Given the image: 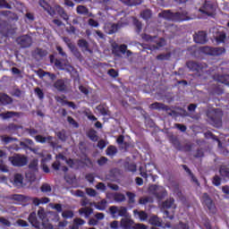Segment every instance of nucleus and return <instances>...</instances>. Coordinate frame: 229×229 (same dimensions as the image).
Segmentation results:
<instances>
[{
    "label": "nucleus",
    "mask_w": 229,
    "mask_h": 229,
    "mask_svg": "<svg viewBox=\"0 0 229 229\" xmlns=\"http://www.w3.org/2000/svg\"><path fill=\"white\" fill-rule=\"evenodd\" d=\"M109 213L114 218L125 217L127 214V209L125 207L111 206L109 208Z\"/></svg>",
    "instance_id": "obj_7"
},
{
    "label": "nucleus",
    "mask_w": 229,
    "mask_h": 229,
    "mask_svg": "<svg viewBox=\"0 0 229 229\" xmlns=\"http://www.w3.org/2000/svg\"><path fill=\"white\" fill-rule=\"evenodd\" d=\"M170 56H171L170 54H160L157 56V60H159V61L168 60Z\"/></svg>",
    "instance_id": "obj_60"
},
{
    "label": "nucleus",
    "mask_w": 229,
    "mask_h": 229,
    "mask_svg": "<svg viewBox=\"0 0 229 229\" xmlns=\"http://www.w3.org/2000/svg\"><path fill=\"white\" fill-rule=\"evenodd\" d=\"M133 213L135 215H138V216L141 222L148 220V215L145 211H139L138 209H134Z\"/></svg>",
    "instance_id": "obj_31"
},
{
    "label": "nucleus",
    "mask_w": 229,
    "mask_h": 229,
    "mask_svg": "<svg viewBox=\"0 0 229 229\" xmlns=\"http://www.w3.org/2000/svg\"><path fill=\"white\" fill-rule=\"evenodd\" d=\"M55 12L58 13L59 17L62 18L64 21H68L70 20V16L65 12L63 6L59 4H55Z\"/></svg>",
    "instance_id": "obj_16"
},
{
    "label": "nucleus",
    "mask_w": 229,
    "mask_h": 229,
    "mask_svg": "<svg viewBox=\"0 0 229 229\" xmlns=\"http://www.w3.org/2000/svg\"><path fill=\"white\" fill-rule=\"evenodd\" d=\"M57 137L62 142H65L67 140V135L65 134V131H58Z\"/></svg>",
    "instance_id": "obj_55"
},
{
    "label": "nucleus",
    "mask_w": 229,
    "mask_h": 229,
    "mask_svg": "<svg viewBox=\"0 0 229 229\" xmlns=\"http://www.w3.org/2000/svg\"><path fill=\"white\" fill-rule=\"evenodd\" d=\"M95 205V208L99 211H105L107 207V201L106 199H102L101 201H98L97 204L95 202H90L89 206L93 207Z\"/></svg>",
    "instance_id": "obj_20"
},
{
    "label": "nucleus",
    "mask_w": 229,
    "mask_h": 229,
    "mask_svg": "<svg viewBox=\"0 0 229 229\" xmlns=\"http://www.w3.org/2000/svg\"><path fill=\"white\" fill-rule=\"evenodd\" d=\"M65 98H67V97H65V96H64L63 98L59 97V96L55 98V101L59 102L62 106H65L69 103V101L66 100Z\"/></svg>",
    "instance_id": "obj_44"
},
{
    "label": "nucleus",
    "mask_w": 229,
    "mask_h": 229,
    "mask_svg": "<svg viewBox=\"0 0 229 229\" xmlns=\"http://www.w3.org/2000/svg\"><path fill=\"white\" fill-rule=\"evenodd\" d=\"M201 52L205 55H213V47H202Z\"/></svg>",
    "instance_id": "obj_54"
},
{
    "label": "nucleus",
    "mask_w": 229,
    "mask_h": 229,
    "mask_svg": "<svg viewBox=\"0 0 229 229\" xmlns=\"http://www.w3.org/2000/svg\"><path fill=\"white\" fill-rule=\"evenodd\" d=\"M174 204V199H168L165 201L163 202L164 208L169 209L170 208H173Z\"/></svg>",
    "instance_id": "obj_43"
},
{
    "label": "nucleus",
    "mask_w": 229,
    "mask_h": 229,
    "mask_svg": "<svg viewBox=\"0 0 229 229\" xmlns=\"http://www.w3.org/2000/svg\"><path fill=\"white\" fill-rule=\"evenodd\" d=\"M216 81H219L222 84L229 86V74L217 75Z\"/></svg>",
    "instance_id": "obj_30"
},
{
    "label": "nucleus",
    "mask_w": 229,
    "mask_h": 229,
    "mask_svg": "<svg viewBox=\"0 0 229 229\" xmlns=\"http://www.w3.org/2000/svg\"><path fill=\"white\" fill-rule=\"evenodd\" d=\"M177 229H191V227L187 223L179 222L177 225Z\"/></svg>",
    "instance_id": "obj_64"
},
{
    "label": "nucleus",
    "mask_w": 229,
    "mask_h": 229,
    "mask_svg": "<svg viewBox=\"0 0 229 229\" xmlns=\"http://www.w3.org/2000/svg\"><path fill=\"white\" fill-rule=\"evenodd\" d=\"M27 132L30 134V137H34L37 143H39V144L47 143L51 148H56L58 143L53 140L55 139L53 136L48 135L46 137L43 135H36L38 133V131L34 128L27 129Z\"/></svg>",
    "instance_id": "obj_1"
},
{
    "label": "nucleus",
    "mask_w": 229,
    "mask_h": 229,
    "mask_svg": "<svg viewBox=\"0 0 229 229\" xmlns=\"http://www.w3.org/2000/svg\"><path fill=\"white\" fill-rule=\"evenodd\" d=\"M38 217H39L43 223L47 222V214L43 208H40V209L38 210Z\"/></svg>",
    "instance_id": "obj_40"
},
{
    "label": "nucleus",
    "mask_w": 229,
    "mask_h": 229,
    "mask_svg": "<svg viewBox=\"0 0 229 229\" xmlns=\"http://www.w3.org/2000/svg\"><path fill=\"white\" fill-rule=\"evenodd\" d=\"M47 55V52L42 48L37 47L34 52L32 53V55L37 58H43Z\"/></svg>",
    "instance_id": "obj_28"
},
{
    "label": "nucleus",
    "mask_w": 229,
    "mask_h": 229,
    "mask_svg": "<svg viewBox=\"0 0 229 229\" xmlns=\"http://www.w3.org/2000/svg\"><path fill=\"white\" fill-rule=\"evenodd\" d=\"M21 115H22L21 112H14V111H6L5 113L0 114V117H2L3 120H8L13 117H20Z\"/></svg>",
    "instance_id": "obj_14"
},
{
    "label": "nucleus",
    "mask_w": 229,
    "mask_h": 229,
    "mask_svg": "<svg viewBox=\"0 0 229 229\" xmlns=\"http://www.w3.org/2000/svg\"><path fill=\"white\" fill-rule=\"evenodd\" d=\"M29 222L30 223V225H33V227H39V223L38 221L37 214L35 212H32L29 215Z\"/></svg>",
    "instance_id": "obj_25"
},
{
    "label": "nucleus",
    "mask_w": 229,
    "mask_h": 229,
    "mask_svg": "<svg viewBox=\"0 0 229 229\" xmlns=\"http://www.w3.org/2000/svg\"><path fill=\"white\" fill-rule=\"evenodd\" d=\"M133 221L131 219L123 218L121 220V227L123 229H133Z\"/></svg>",
    "instance_id": "obj_26"
},
{
    "label": "nucleus",
    "mask_w": 229,
    "mask_h": 229,
    "mask_svg": "<svg viewBox=\"0 0 229 229\" xmlns=\"http://www.w3.org/2000/svg\"><path fill=\"white\" fill-rule=\"evenodd\" d=\"M148 191H150L153 196H156V198L160 200L165 199L167 196L166 189L157 184L150 185V187H148Z\"/></svg>",
    "instance_id": "obj_3"
},
{
    "label": "nucleus",
    "mask_w": 229,
    "mask_h": 229,
    "mask_svg": "<svg viewBox=\"0 0 229 229\" xmlns=\"http://www.w3.org/2000/svg\"><path fill=\"white\" fill-rule=\"evenodd\" d=\"M107 74L111 77V78H117L119 76V72L117 71H115L114 69H110L107 72Z\"/></svg>",
    "instance_id": "obj_62"
},
{
    "label": "nucleus",
    "mask_w": 229,
    "mask_h": 229,
    "mask_svg": "<svg viewBox=\"0 0 229 229\" xmlns=\"http://www.w3.org/2000/svg\"><path fill=\"white\" fill-rule=\"evenodd\" d=\"M45 11L52 17H55L56 15V5L55 7L47 6Z\"/></svg>",
    "instance_id": "obj_47"
},
{
    "label": "nucleus",
    "mask_w": 229,
    "mask_h": 229,
    "mask_svg": "<svg viewBox=\"0 0 229 229\" xmlns=\"http://www.w3.org/2000/svg\"><path fill=\"white\" fill-rule=\"evenodd\" d=\"M152 16L153 13L150 9H145L140 13V17L143 18L145 21H148Z\"/></svg>",
    "instance_id": "obj_32"
},
{
    "label": "nucleus",
    "mask_w": 229,
    "mask_h": 229,
    "mask_svg": "<svg viewBox=\"0 0 229 229\" xmlns=\"http://www.w3.org/2000/svg\"><path fill=\"white\" fill-rule=\"evenodd\" d=\"M220 175L224 178H229V167L225 165L220 166L219 169Z\"/></svg>",
    "instance_id": "obj_36"
},
{
    "label": "nucleus",
    "mask_w": 229,
    "mask_h": 229,
    "mask_svg": "<svg viewBox=\"0 0 229 229\" xmlns=\"http://www.w3.org/2000/svg\"><path fill=\"white\" fill-rule=\"evenodd\" d=\"M134 26H135V32L136 33H141L142 31V23L139 20L134 21Z\"/></svg>",
    "instance_id": "obj_52"
},
{
    "label": "nucleus",
    "mask_w": 229,
    "mask_h": 229,
    "mask_svg": "<svg viewBox=\"0 0 229 229\" xmlns=\"http://www.w3.org/2000/svg\"><path fill=\"white\" fill-rule=\"evenodd\" d=\"M2 15L3 13H0V18H2ZM0 33L5 38H8L13 34L12 26H10L4 20H0Z\"/></svg>",
    "instance_id": "obj_9"
},
{
    "label": "nucleus",
    "mask_w": 229,
    "mask_h": 229,
    "mask_svg": "<svg viewBox=\"0 0 229 229\" xmlns=\"http://www.w3.org/2000/svg\"><path fill=\"white\" fill-rule=\"evenodd\" d=\"M172 144L178 150H182V144H181L180 140H178V138L172 139Z\"/></svg>",
    "instance_id": "obj_53"
},
{
    "label": "nucleus",
    "mask_w": 229,
    "mask_h": 229,
    "mask_svg": "<svg viewBox=\"0 0 229 229\" xmlns=\"http://www.w3.org/2000/svg\"><path fill=\"white\" fill-rule=\"evenodd\" d=\"M54 88L57 89L58 92H68L67 82H65L64 79H58L54 82Z\"/></svg>",
    "instance_id": "obj_12"
},
{
    "label": "nucleus",
    "mask_w": 229,
    "mask_h": 229,
    "mask_svg": "<svg viewBox=\"0 0 229 229\" xmlns=\"http://www.w3.org/2000/svg\"><path fill=\"white\" fill-rule=\"evenodd\" d=\"M77 13L81 15H88L89 14V9L84 5H78Z\"/></svg>",
    "instance_id": "obj_42"
},
{
    "label": "nucleus",
    "mask_w": 229,
    "mask_h": 229,
    "mask_svg": "<svg viewBox=\"0 0 229 229\" xmlns=\"http://www.w3.org/2000/svg\"><path fill=\"white\" fill-rule=\"evenodd\" d=\"M207 116L208 118L209 123H211L215 128H221L223 122V112L220 109H213L208 112Z\"/></svg>",
    "instance_id": "obj_2"
},
{
    "label": "nucleus",
    "mask_w": 229,
    "mask_h": 229,
    "mask_svg": "<svg viewBox=\"0 0 229 229\" xmlns=\"http://www.w3.org/2000/svg\"><path fill=\"white\" fill-rule=\"evenodd\" d=\"M120 2L128 7H136L138 5H141L143 0H120Z\"/></svg>",
    "instance_id": "obj_19"
},
{
    "label": "nucleus",
    "mask_w": 229,
    "mask_h": 229,
    "mask_svg": "<svg viewBox=\"0 0 229 229\" xmlns=\"http://www.w3.org/2000/svg\"><path fill=\"white\" fill-rule=\"evenodd\" d=\"M150 108L153 110H159V111L163 110L165 112H168L170 110L168 106H166L165 104L158 103V102L151 104Z\"/></svg>",
    "instance_id": "obj_18"
},
{
    "label": "nucleus",
    "mask_w": 229,
    "mask_h": 229,
    "mask_svg": "<svg viewBox=\"0 0 229 229\" xmlns=\"http://www.w3.org/2000/svg\"><path fill=\"white\" fill-rule=\"evenodd\" d=\"M212 183H213L214 186H221V183H222L221 177H219L218 175H215L213 177Z\"/></svg>",
    "instance_id": "obj_58"
},
{
    "label": "nucleus",
    "mask_w": 229,
    "mask_h": 229,
    "mask_svg": "<svg viewBox=\"0 0 229 229\" xmlns=\"http://www.w3.org/2000/svg\"><path fill=\"white\" fill-rule=\"evenodd\" d=\"M125 171L135 173L137 171V165L135 164L127 163V165H125Z\"/></svg>",
    "instance_id": "obj_48"
},
{
    "label": "nucleus",
    "mask_w": 229,
    "mask_h": 229,
    "mask_svg": "<svg viewBox=\"0 0 229 229\" xmlns=\"http://www.w3.org/2000/svg\"><path fill=\"white\" fill-rule=\"evenodd\" d=\"M86 194H88L90 197H95L97 195V191L93 188H86Z\"/></svg>",
    "instance_id": "obj_63"
},
{
    "label": "nucleus",
    "mask_w": 229,
    "mask_h": 229,
    "mask_svg": "<svg viewBox=\"0 0 229 229\" xmlns=\"http://www.w3.org/2000/svg\"><path fill=\"white\" fill-rule=\"evenodd\" d=\"M148 223H150L151 225L160 227L162 225L160 219L157 216H153L148 219Z\"/></svg>",
    "instance_id": "obj_35"
},
{
    "label": "nucleus",
    "mask_w": 229,
    "mask_h": 229,
    "mask_svg": "<svg viewBox=\"0 0 229 229\" xmlns=\"http://www.w3.org/2000/svg\"><path fill=\"white\" fill-rule=\"evenodd\" d=\"M0 139L2 140V142L4 143V144H10V143H12L13 141L19 140L16 138L6 136V135L0 136Z\"/></svg>",
    "instance_id": "obj_34"
},
{
    "label": "nucleus",
    "mask_w": 229,
    "mask_h": 229,
    "mask_svg": "<svg viewBox=\"0 0 229 229\" xmlns=\"http://www.w3.org/2000/svg\"><path fill=\"white\" fill-rule=\"evenodd\" d=\"M94 212L93 208H82L79 209V214L81 216L84 215L85 218H89L90 215Z\"/></svg>",
    "instance_id": "obj_29"
},
{
    "label": "nucleus",
    "mask_w": 229,
    "mask_h": 229,
    "mask_svg": "<svg viewBox=\"0 0 229 229\" xmlns=\"http://www.w3.org/2000/svg\"><path fill=\"white\" fill-rule=\"evenodd\" d=\"M200 201L202 206L207 208L209 213H216V204L213 202V199L210 198L208 193H203Z\"/></svg>",
    "instance_id": "obj_4"
},
{
    "label": "nucleus",
    "mask_w": 229,
    "mask_h": 229,
    "mask_svg": "<svg viewBox=\"0 0 229 229\" xmlns=\"http://www.w3.org/2000/svg\"><path fill=\"white\" fill-rule=\"evenodd\" d=\"M55 66L57 67L59 71H70V69L72 70V67L71 65L64 64L58 59H55Z\"/></svg>",
    "instance_id": "obj_17"
},
{
    "label": "nucleus",
    "mask_w": 229,
    "mask_h": 229,
    "mask_svg": "<svg viewBox=\"0 0 229 229\" xmlns=\"http://www.w3.org/2000/svg\"><path fill=\"white\" fill-rule=\"evenodd\" d=\"M188 69L191 72H196L197 73L204 72L207 69L208 65L205 63H198V62H187L186 64Z\"/></svg>",
    "instance_id": "obj_6"
},
{
    "label": "nucleus",
    "mask_w": 229,
    "mask_h": 229,
    "mask_svg": "<svg viewBox=\"0 0 229 229\" xmlns=\"http://www.w3.org/2000/svg\"><path fill=\"white\" fill-rule=\"evenodd\" d=\"M22 181H24V177H22L21 174H15L14 178L13 179V185L21 187L22 185Z\"/></svg>",
    "instance_id": "obj_27"
},
{
    "label": "nucleus",
    "mask_w": 229,
    "mask_h": 229,
    "mask_svg": "<svg viewBox=\"0 0 229 229\" xmlns=\"http://www.w3.org/2000/svg\"><path fill=\"white\" fill-rule=\"evenodd\" d=\"M182 167L189 174V176L191 177V182L196 183L197 186H199V180H198V178L196 176H194V174L191 172V170L186 165H182Z\"/></svg>",
    "instance_id": "obj_21"
},
{
    "label": "nucleus",
    "mask_w": 229,
    "mask_h": 229,
    "mask_svg": "<svg viewBox=\"0 0 229 229\" xmlns=\"http://www.w3.org/2000/svg\"><path fill=\"white\" fill-rule=\"evenodd\" d=\"M179 15V13H174L170 10H164L158 13V18H164L166 21H175Z\"/></svg>",
    "instance_id": "obj_11"
},
{
    "label": "nucleus",
    "mask_w": 229,
    "mask_h": 229,
    "mask_svg": "<svg viewBox=\"0 0 229 229\" xmlns=\"http://www.w3.org/2000/svg\"><path fill=\"white\" fill-rule=\"evenodd\" d=\"M40 191L43 193H49L52 191L51 185L47 182L42 183V185L40 187Z\"/></svg>",
    "instance_id": "obj_41"
},
{
    "label": "nucleus",
    "mask_w": 229,
    "mask_h": 229,
    "mask_svg": "<svg viewBox=\"0 0 229 229\" xmlns=\"http://www.w3.org/2000/svg\"><path fill=\"white\" fill-rule=\"evenodd\" d=\"M114 200L115 202H123L126 200L125 195L123 193L115 192L114 195Z\"/></svg>",
    "instance_id": "obj_37"
},
{
    "label": "nucleus",
    "mask_w": 229,
    "mask_h": 229,
    "mask_svg": "<svg viewBox=\"0 0 229 229\" xmlns=\"http://www.w3.org/2000/svg\"><path fill=\"white\" fill-rule=\"evenodd\" d=\"M64 39V42L66 44L68 49L75 47V45L72 43L71 39L68 37L62 38Z\"/></svg>",
    "instance_id": "obj_56"
},
{
    "label": "nucleus",
    "mask_w": 229,
    "mask_h": 229,
    "mask_svg": "<svg viewBox=\"0 0 229 229\" xmlns=\"http://www.w3.org/2000/svg\"><path fill=\"white\" fill-rule=\"evenodd\" d=\"M118 152V149L115 146H108L107 149H106V155L109 157H113L114 155H116Z\"/></svg>",
    "instance_id": "obj_39"
},
{
    "label": "nucleus",
    "mask_w": 229,
    "mask_h": 229,
    "mask_svg": "<svg viewBox=\"0 0 229 229\" xmlns=\"http://www.w3.org/2000/svg\"><path fill=\"white\" fill-rule=\"evenodd\" d=\"M73 224L74 225L72 226V229H78V226L83 225L84 224H86V221L81 218H76L73 219Z\"/></svg>",
    "instance_id": "obj_45"
},
{
    "label": "nucleus",
    "mask_w": 229,
    "mask_h": 229,
    "mask_svg": "<svg viewBox=\"0 0 229 229\" xmlns=\"http://www.w3.org/2000/svg\"><path fill=\"white\" fill-rule=\"evenodd\" d=\"M70 50L75 57H77V58L81 57V53L80 52V50H78V48L76 47H71Z\"/></svg>",
    "instance_id": "obj_57"
},
{
    "label": "nucleus",
    "mask_w": 229,
    "mask_h": 229,
    "mask_svg": "<svg viewBox=\"0 0 229 229\" xmlns=\"http://www.w3.org/2000/svg\"><path fill=\"white\" fill-rule=\"evenodd\" d=\"M88 137L93 142L98 141V135H97V131L94 130H91L88 132Z\"/></svg>",
    "instance_id": "obj_38"
},
{
    "label": "nucleus",
    "mask_w": 229,
    "mask_h": 229,
    "mask_svg": "<svg viewBox=\"0 0 229 229\" xmlns=\"http://www.w3.org/2000/svg\"><path fill=\"white\" fill-rule=\"evenodd\" d=\"M225 38H226L225 33L220 32V34L217 37H216V42H217L218 44L225 43Z\"/></svg>",
    "instance_id": "obj_49"
},
{
    "label": "nucleus",
    "mask_w": 229,
    "mask_h": 229,
    "mask_svg": "<svg viewBox=\"0 0 229 229\" xmlns=\"http://www.w3.org/2000/svg\"><path fill=\"white\" fill-rule=\"evenodd\" d=\"M62 217L65 219L74 217V213L72 210H64V212H62Z\"/></svg>",
    "instance_id": "obj_51"
},
{
    "label": "nucleus",
    "mask_w": 229,
    "mask_h": 229,
    "mask_svg": "<svg viewBox=\"0 0 229 229\" xmlns=\"http://www.w3.org/2000/svg\"><path fill=\"white\" fill-rule=\"evenodd\" d=\"M225 53V48L223 47H213L212 56H218Z\"/></svg>",
    "instance_id": "obj_33"
},
{
    "label": "nucleus",
    "mask_w": 229,
    "mask_h": 229,
    "mask_svg": "<svg viewBox=\"0 0 229 229\" xmlns=\"http://www.w3.org/2000/svg\"><path fill=\"white\" fill-rule=\"evenodd\" d=\"M77 45L81 49H84L86 52L91 53L92 51L89 49V44L86 39H79L77 41Z\"/></svg>",
    "instance_id": "obj_23"
},
{
    "label": "nucleus",
    "mask_w": 229,
    "mask_h": 229,
    "mask_svg": "<svg viewBox=\"0 0 229 229\" xmlns=\"http://www.w3.org/2000/svg\"><path fill=\"white\" fill-rule=\"evenodd\" d=\"M55 12L58 13L59 17L62 18L64 21H68L70 20V16L65 12L63 6L59 4H55Z\"/></svg>",
    "instance_id": "obj_15"
},
{
    "label": "nucleus",
    "mask_w": 229,
    "mask_h": 229,
    "mask_svg": "<svg viewBox=\"0 0 229 229\" xmlns=\"http://www.w3.org/2000/svg\"><path fill=\"white\" fill-rule=\"evenodd\" d=\"M214 12H216V9L214 8L213 4L209 1H206L202 7L199 9V13L208 16H212Z\"/></svg>",
    "instance_id": "obj_10"
},
{
    "label": "nucleus",
    "mask_w": 229,
    "mask_h": 229,
    "mask_svg": "<svg viewBox=\"0 0 229 229\" xmlns=\"http://www.w3.org/2000/svg\"><path fill=\"white\" fill-rule=\"evenodd\" d=\"M13 103V98L7 94L0 93V104L3 106H8Z\"/></svg>",
    "instance_id": "obj_22"
},
{
    "label": "nucleus",
    "mask_w": 229,
    "mask_h": 229,
    "mask_svg": "<svg viewBox=\"0 0 229 229\" xmlns=\"http://www.w3.org/2000/svg\"><path fill=\"white\" fill-rule=\"evenodd\" d=\"M205 157V150L203 148H200L196 150V153L194 154L195 158H203Z\"/></svg>",
    "instance_id": "obj_50"
},
{
    "label": "nucleus",
    "mask_w": 229,
    "mask_h": 229,
    "mask_svg": "<svg viewBox=\"0 0 229 229\" xmlns=\"http://www.w3.org/2000/svg\"><path fill=\"white\" fill-rule=\"evenodd\" d=\"M98 111L100 112V114L103 115V116H106L108 115V109H106V107L104 106H98L97 107Z\"/></svg>",
    "instance_id": "obj_59"
},
{
    "label": "nucleus",
    "mask_w": 229,
    "mask_h": 229,
    "mask_svg": "<svg viewBox=\"0 0 229 229\" xmlns=\"http://www.w3.org/2000/svg\"><path fill=\"white\" fill-rule=\"evenodd\" d=\"M16 43L21 47V48H29L32 46V38L28 35L19 36L16 38Z\"/></svg>",
    "instance_id": "obj_8"
},
{
    "label": "nucleus",
    "mask_w": 229,
    "mask_h": 229,
    "mask_svg": "<svg viewBox=\"0 0 229 229\" xmlns=\"http://www.w3.org/2000/svg\"><path fill=\"white\" fill-rule=\"evenodd\" d=\"M9 161L12 165L16 167H21L28 165V157L21 154H14V156L9 157Z\"/></svg>",
    "instance_id": "obj_5"
},
{
    "label": "nucleus",
    "mask_w": 229,
    "mask_h": 229,
    "mask_svg": "<svg viewBox=\"0 0 229 229\" xmlns=\"http://www.w3.org/2000/svg\"><path fill=\"white\" fill-rule=\"evenodd\" d=\"M120 28L121 25L119 23H109L107 24V33L113 35L114 33H116Z\"/></svg>",
    "instance_id": "obj_24"
},
{
    "label": "nucleus",
    "mask_w": 229,
    "mask_h": 229,
    "mask_svg": "<svg viewBox=\"0 0 229 229\" xmlns=\"http://www.w3.org/2000/svg\"><path fill=\"white\" fill-rule=\"evenodd\" d=\"M126 196L128 197V203L129 204H135V198H136V194L132 193L131 191H127L126 192Z\"/></svg>",
    "instance_id": "obj_46"
},
{
    "label": "nucleus",
    "mask_w": 229,
    "mask_h": 229,
    "mask_svg": "<svg viewBox=\"0 0 229 229\" xmlns=\"http://www.w3.org/2000/svg\"><path fill=\"white\" fill-rule=\"evenodd\" d=\"M174 127L179 130L181 132H186L187 131V126L184 124H181V123H175Z\"/></svg>",
    "instance_id": "obj_61"
},
{
    "label": "nucleus",
    "mask_w": 229,
    "mask_h": 229,
    "mask_svg": "<svg viewBox=\"0 0 229 229\" xmlns=\"http://www.w3.org/2000/svg\"><path fill=\"white\" fill-rule=\"evenodd\" d=\"M193 40L196 44H206L208 39H207V33L204 30H200L193 36Z\"/></svg>",
    "instance_id": "obj_13"
}]
</instances>
